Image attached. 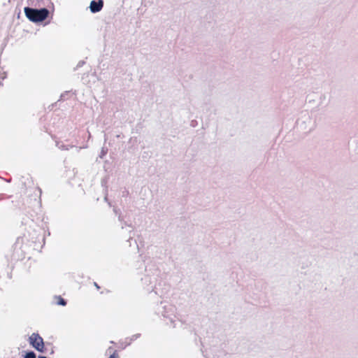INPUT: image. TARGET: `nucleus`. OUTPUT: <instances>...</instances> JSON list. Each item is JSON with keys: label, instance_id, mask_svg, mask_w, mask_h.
I'll return each instance as SVG.
<instances>
[{"label": "nucleus", "instance_id": "obj_1", "mask_svg": "<svg viewBox=\"0 0 358 358\" xmlns=\"http://www.w3.org/2000/svg\"><path fill=\"white\" fill-rule=\"evenodd\" d=\"M24 12L26 17L33 22H40L45 20L49 15V10L47 8L40 10L25 7Z\"/></svg>", "mask_w": 358, "mask_h": 358}, {"label": "nucleus", "instance_id": "obj_2", "mask_svg": "<svg viewBox=\"0 0 358 358\" xmlns=\"http://www.w3.org/2000/svg\"><path fill=\"white\" fill-rule=\"evenodd\" d=\"M30 345L38 352L44 351V342L43 338L37 333H33L29 338Z\"/></svg>", "mask_w": 358, "mask_h": 358}, {"label": "nucleus", "instance_id": "obj_3", "mask_svg": "<svg viewBox=\"0 0 358 358\" xmlns=\"http://www.w3.org/2000/svg\"><path fill=\"white\" fill-rule=\"evenodd\" d=\"M103 6V1L102 0L92 1L90 3V8L92 13L99 12Z\"/></svg>", "mask_w": 358, "mask_h": 358}, {"label": "nucleus", "instance_id": "obj_4", "mask_svg": "<svg viewBox=\"0 0 358 358\" xmlns=\"http://www.w3.org/2000/svg\"><path fill=\"white\" fill-rule=\"evenodd\" d=\"M107 352L110 354L108 358H120L117 351L112 348H109L107 350Z\"/></svg>", "mask_w": 358, "mask_h": 358}, {"label": "nucleus", "instance_id": "obj_5", "mask_svg": "<svg viewBox=\"0 0 358 358\" xmlns=\"http://www.w3.org/2000/svg\"><path fill=\"white\" fill-rule=\"evenodd\" d=\"M56 299H57V303L58 305L66 306V302L62 296H57Z\"/></svg>", "mask_w": 358, "mask_h": 358}, {"label": "nucleus", "instance_id": "obj_6", "mask_svg": "<svg viewBox=\"0 0 358 358\" xmlns=\"http://www.w3.org/2000/svg\"><path fill=\"white\" fill-rule=\"evenodd\" d=\"M24 358H36V355L34 352H29L26 354Z\"/></svg>", "mask_w": 358, "mask_h": 358}, {"label": "nucleus", "instance_id": "obj_7", "mask_svg": "<svg viewBox=\"0 0 358 358\" xmlns=\"http://www.w3.org/2000/svg\"><path fill=\"white\" fill-rule=\"evenodd\" d=\"M39 358H47V357L41 356V357H39Z\"/></svg>", "mask_w": 358, "mask_h": 358}]
</instances>
